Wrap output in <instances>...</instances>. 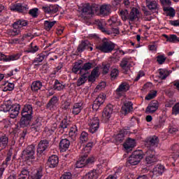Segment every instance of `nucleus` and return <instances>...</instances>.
Masks as SVG:
<instances>
[{
	"instance_id": "obj_60",
	"label": "nucleus",
	"mask_w": 179,
	"mask_h": 179,
	"mask_svg": "<svg viewBox=\"0 0 179 179\" xmlns=\"http://www.w3.org/2000/svg\"><path fill=\"white\" fill-rule=\"evenodd\" d=\"M45 58V55H44V53H41L36 56V57L34 60V62L38 63V64L39 62H43Z\"/></svg>"
},
{
	"instance_id": "obj_14",
	"label": "nucleus",
	"mask_w": 179,
	"mask_h": 179,
	"mask_svg": "<svg viewBox=\"0 0 179 179\" xmlns=\"http://www.w3.org/2000/svg\"><path fill=\"white\" fill-rule=\"evenodd\" d=\"M159 109V101L156 100L152 101L148 106L145 109V113L148 114H153V113H156Z\"/></svg>"
},
{
	"instance_id": "obj_43",
	"label": "nucleus",
	"mask_w": 179,
	"mask_h": 179,
	"mask_svg": "<svg viewBox=\"0 0 179 179\" xmlns=\"http://www.w3.org/2000/svg\"><path fill=\"white\" fill-rule=\"evenodd\" d=\"M12 102H10V101L4 102L3 104L1 105V111H3V113L9 112L10 108H12Z\"/></svg>"
},
{
	"instance_id": "obj_37",
	"label": "nucleus",
	"mask_w": 179,
	"mask_h": 179,
	"mask_svg": "<svg viewBox=\"0 0 179 179\" xmlns=\"http://www.w3.org/2000/svg\"><path fill=\"white\" fill-rule=\"evenodd\" d=\"M71 145V141L68 140V138H63L60 141L59 148L62 150H66Z\"/></svg>"
},
{
	"instance_id": "obj_38",
	"label": "nucleus",
	"mask_w": 179,
	"mask_h": 179,
	"mask_svg": "<svg viewBox=\"0 0 179 179\" xmlns=\"http://www.w3.org/2000/svg\"><path fill=\"white\" fill-rule=\"evenodd\" d=\"M172 150L173 151L171 158L173 159V160H177L179 157V145L178 144H175L171 148Z\"/></svg>"
},
{
	"instance_id": "obj_26",
	"label": "nucleus",
	"mask_w": 179,
	"mask_h": 179,
	"mask_svg": "<svg viewBox=\"0 0 179 179\" xmlns=\"http://www.w3.org/2000/svg\"><path fill=\"white\" fill-rule=\"evenodd\" d=\"M99 13L107 16L111 13V5L110 4H102L99 8Z\"/></svg>"
},
{
	"instance_id": "obj_32",
	"label": "nucleus",
	"mask_w": 179,
	"mask_h": 179,
	"mask_svg": "<svg viewBox=\"0 0 179 179\" xmlns=\"http://www.w3.org/2000/svg\"><path fill=\"white\" fill-rule=\"evenodd\" d=\"M134 104L131 101H127L124 103V106L122 107L123 113L124 114H128L129 113H131L134 110Z\"/></svg>"
},
{
	"instance_id": "obj_39",
	"label": "nucleus",
	"mask_w": 179,
	"mask_h": 179,
	"mask_svg": "<svg viewBox=\"0 0 179 179\" xmlns=\"http://www.w3.org/2000/svg\"><path fill=\"white\" fill-rule=\"evenodd\" d=\"M56 24H57V21L45 20L43 24L44 29L47 31H50V30H51V29H52V27H54V26H55Z\"/></svg>"
},
{
	"instance_id": "obj_21",
	"label": "nucleus",
	"mask_w": 179,
	"mask_h": 179,
	"mask_svg": "<svg viewBox=\"0 0 179 179\" xmlns=\"http://www.w3.org/2000/svg\"><path fill=\"white\" fill-rule=\"evenodd\" d=\"M20 111V105L15 103L11 106V108L9 110L10 117L11 118H16L19 115Z\"/></svg>"
},
{
	"instance_id": "obj_53",
	"label": "nucleus",
	"mask_w": 179,
	"mask_h": 179,
	"mask_svg": "<svg viewBox=\"0 0 179 179\" xmlns=\"http://www.w3.org/2000/svg\"><path fill=\"white\" fill-rule=\"evenodd\" d=\"M12 160V155H7V157L4 162H3L1 164V169H6L8 166H9V162Z\"/></svg>"
},
{
	"instance_id": "obj_30",
	"label": "nucleus",
	"mask_w": 179,
	"mask_h": 179,
	"mask_svg": "<svg viewBox=\"0 0 179 179\" xmlns=\"http://www.w3.org/2000/svg\"><path fill=\"white\" fill-rule=\"evenodd\" d=\"M32 118L33 117H30L29 116H22L20 121V125L21 128H26V127H29Z\"/></svg>"
},
{
	"instance_id": "obj_41",
	"label": "nucleus",
	"mask_w": 179,
	"mask_h": 179,
	"mask_svg": "<svg viewBox=\"0 0 179 179\" xmlns=\"http://www.w3.org/2000/svg\"><path fill=\"white\" fill-rule=\"evenodd\" d=\"M53 87L55 90H58L59 92L65 89V84L62 82H59L58 80H55Z\"/></svg>"
},
{
	"instance_id": "obj_28",
	"label": "nucleus",
	"mask_w": 179,
	"mask_h": 179,
	"mask_svg": "<svg viewBox=\"0 0 179 179\" xmlns=\"http://www.w3.org/2000/svg\"><path fill=\"white\" fill-rule=\"evenodd\" d=\"M8 143H9V137L6 135L1 136L0 137V152L6 149Z\"/></svg>"
},
{
	"instance_id": "obj_7",
	"label": "nucleus",
	"mask_w": 179,
	"mask_h": 179,
	"mask_svg": "<svg viewBox=\"0 0 179 179\" xmlns=\"http://www.w3.org/2000/svg\"><path fill=\"white\" fill-rule=\"evenodd\" d=\"M166 170V168L162 164H157L154 169L152 171L149 173V176L151 178H156V177H159L162 176Z\"/></svg>"
},
{
	"instance_id": "obj_40",
	"label": "nucleus",
	"mask_w": 179,
	"mask_h": 179,
	"mask_svg": "<svg viewBox=\"0 0 179 179\" xmlns=\"http://www.w3.org/2000/svg\"><path fill=\"white\" fill-rule=\"evenodd\" d=\"M8 34L10 37H16V36H22L20 34V29L17 27H13V29H9L8 31Z\"/></svg>"
},
{
	"instance_id": "obj_4",
	"label": "nucleus",
	"mask_w": 179,
	"mask_h": 179,
	"mask_svg": "<svg viewBox=\"0 0 179 179\" xmlns=\"http://www.w3.org/2000/svg\"><path fill=\"white\" fill-rule=\"evenodd\" d=\"M87 124L89 127V132L91 134H95L99 131L100 128V120L97 117H90L87 121Z\"/></svg>"
},
{
	"instance_id": "obj_18",
	"label": "nucleus",
	"mask_w": 179,
	"mask_h": 179,
	"mask_svg": "<svg viewBox=\"0 0 179 179\" xmlns=\"http://www.w3.org/2000/svg\"><path fill=\"white\" fill-rule=\"evenodd\" d=\"M50 146V143L47 140H42L39 142L37 148V152L38 153H43L48 149V147Z\"/></svg>"
},
{
	"instance_id": "obj_64",
	"label": "nucleus",
	"mask_w": 179,
	"mask_h": 179,
	"mask_svg": "<svg viewBox=\"0 0 179 179\" xmlns=\"http://www.w3.org/2000/svg\"><path fill=\"white\" fill-rule=\"evenodd\" d=\"M172 114L178 115L179 114V103L175 104L172 108Z\"/></svg>"
},
{
	"instance_id": "obj_24",
	"label": "nucleus",
	"mask_w": 179,
	"mask_h": 179,
	"mask_svg": "<svg viewBox=\"0 0 179 179\" xmlns=\"http://www.w3.org/2000/svg\"><path fill=\"white\" fill-rule=\"evenodd\" d=\"M82 110H83V102L80 101L75 103L72 108V114H73V115H78V114H80Z\"/></svg>"
},
{
	"instance_id": "obj_16",
	"label": "nucleus",
	"mask_w": 179,
	"mask_h": 179,
	"mask_svg": "<svg viewBox=\"0 0 179 179\" xmlns=\"http://www.w3.org/2000/svg\"><path fill=\"white\" fill-rule=\"evenodd\" d=\"M19 58H20V54L6 56L3 55L2 52H0V62L2 61L3 62H9L10 61H16L17 59H19Z\"/></svg>"
},
{
	"instance_id": "obj_61",
	"label": "nucleus",
	"mask_w": 179,
	"mask_h": 179,
	"mask_svg": "<svg viewBox=\"0 0 179 179\" xmlns=\"http://www.w3.org/2000/svg\"><path fill=\"white\" fill-rule=\"evenodd\" d=\"M80 75H81V78H80L78 80V86H82V85H83V83L86 82V79L87 78V76L86 75V73L80 74Z\"/></svg>"
},
{
	"instance_id": "obj_17",
	"label": "nucleus",
	"mask_w": 179,
	"mask_h": 179,
	"mask_svg": "<svg viewBox=\"0 0 179 179\" xmlns=\"http://www.w3.org/2000/svg\"><path fill=\"white\" fill-rule=\"evenodd\" d=\"M42 10L45 12V13H49L50 15H54V13H57L58 12L59 8L57 5H50L42 7Z\"/></svg>"
},
{
	"instance_id": "obj_2",
	"label": "nucleus",
	"mask_w": 179,
	"mask_h": 179,
	"mask_svg": "<svg viewBox=\"0 0 179 179\" xmlns=\"http://www.w3.org/2000/svg\"><path fill=\"white\" fill-rule=\"evenodd\" d=\"M115 48V44L107 38H103L101 43L96 45V50L104 54L112 52Z\"/></svg>"
},
{
	"instance_id": "obj_42",
	"label": "nucleus",
	"mask_w": 179,
	"mask_h": 179,
	"mask_svg": "<svg viewBox=\"0 0 179 179\" xmlns=\"http://www.w3.org/2000/svg\"><path fill=\"white\" fill-rule=\"evenodd\" d=\"M164 37L166 39V41L169 43H179V37H177L176 35L172 34L169 36L164 34Z\"/></svg>"
},
{
	"instance_id": "obj_58",
	"label": "nucleus",
	"mask_w": 179,
	"mask_h": 179,
	"mask_svg": "<svg viewBox=\"0 0 179 179\" xmlns=\"http://www.w3.org/2000/svg\"><path fill=\"white\" fill-rule=\"evenodd\" d=\"M157 96V91L151 90L148 94L145 96V100H152V99H155Z\"/></svg>"
},
{
	"instance_id": "obj_6",
	"label": "nucleus",
	"mask_w": 179,
	"mask_h": 179,
	"mask_svg": "<svg viewBox=\"0 0 179 179\" xmlns=\"http://www.w3.org/2000/svg\"><path fill=\"white\" fill-rule=\"evenodd\" d=\"M114 110V106L112 104H108L103 109L102 113V121L103 122H108L110 118H111V115Z\"/></svg>"
},
{
	"instance_id": "obj_46",
	"label": "nucleus",
	"mask_w": 179,
	"mask_h": 179,
	"mask_svg": "<svg viewBox=\"0 0 179 179\" xmlns=\"http://www.w3.org/2000/svg\"><path fill=\"white\" fill-rule=\"evenodd\" d=\"M120 66L124 71H128L129 69V59L127 58L122 59L120 62Z\"/></svg>"
},
{
	"instance_id": "obj_23",
	"label": "nucleus",
	"mask_w": 179,
	"mask_h": 179,
	"mask_svg": "<svg viewBox=\"0 0 179 179\" xmlns=\"http://www.w3.org/2000/svg\"><path fill=\"white\" fill-rule=\"evenodd\" d=\"M59 163V159L57 155H52L48 159V164L50 169H55V167L58 166Z\"/></svg>"
},
{
	"instance_id": "obj_19",
	"label": "nucleus",
	"mask_w": 179,
	"mask_h": 179,
	"mask_svg": "<svg viewBox=\"0 0 179 179\" xmlns=\"http://www.w3.org/2000/svg\"><path fill=\"white\" fill-rule=\"evenodd\" d=\"M89 48L90 51H93V48L90 46V42L89 41H82L77 50L78 52H83L85 50H89Z\"/></svg>"
},
{
	"instance_id": "obj_12",
	"label": "nucleus",
	"mask_w": 179,
	"mask_h": 179,
	"mask_svg": "<svg viewBox=\"0 0 179 179\" xmlns=\"http://www.w3.org/2000/svg\"><path fill=\"white\" fill-rule=\"evenodd\" d=\"M58 101H59L58 97L53 96L47 103L46 108L50 111H55L58 107Z\"/></svg>"
},
{
	"instance_id": "obj_52",
	"label": "nucleus",
	"mask_w": 179,
	"mask_h": 179,
	"mask_svg": "<svg viewBox=\"0 0 179 179\" xmlns=\"http://www.w3.org/2000/svg\"><path fill=\"white\" fill-rule=\"evenodd\" d=\"M120 16L122 18V20H124L125 22L126 20H128V17L129 16V13H128V10H121L119 13Z\"/></svg>"
},
{
	"instance_id": "obj_49",
	"label": "nucleus",
	"mask_w": 179,
	"mask_h": 179,
	"mask_svg": "<svg viewBox=\"0 0 179 179\" xmlns=\"http://www.w3.org/2000/svg\"><path fill=\"white\" fill-rule=\"evenodd\" d=\"M127 134H128V131H125L124 129L121 130L120 134H118L115 136V139L117 142H122V140L124 139V138H125V135H127Z\"/></svg>"
},
{
	"instance_id": "obj_55",
	"label": "nucleus",
	"mask_w": 179,
	"mask_h": 179,
	"mask_svg": "<svg viewBox=\"0 0 179 179\" xmlns=\"http://www.w3.org/2000/svg\"><path fill=\"white\" fill-rule=\"evenodd\" d=\"M166 59H167V57L164 55H159L157 57V62L159 65H163L166 62Z\"/></svg>"
},
{
	"instance_id": "obj_33",
	"label": "nucleus",
	"mask_w": 179,
	"mask_h": 179,
	"mask_svg": "<svg viewBox=\"0 0 179 179\" xmlns=\"http://www.w3.org/2000/svg\"><path fill=\"white\" fill-rule=\"evenodd\" d=\"M30 177V171L27 167L22 169L20 173L18 176V179H29Z\"/></svg>"
},
{
	"instance_id": "obj_27",
	"label": "nucleus",
	"mask_w": 179,
	"mask_h": 179,
	"mask_svg": "<svg viewBox=\"0 0 179 179\" xmlns=\"http://www.w3.org/2000/svg\"><path fill=\"white\" fill-rule=\"evenodd\" d=\"M139 15V10L136 8H133L129 14L128 20L129 22L133 23L138 19V15Z\"/></svg>"
},
{
	"instance_id": "obj_13",
	"label": "nucleus",
	"mask_w": 179,
	"mask_h": 179,
	"mask_svg": "<svg viewBox=\"0 0 179 179\" xmlns=\"http://www.w3.org/2000/svg\"><path fill=\"white\" fill-rule=\"evenodd\" d=\"M146 155L145 162L147 164H153V163H156V162H157V158L155 155L154 150H148L146 152Z\"/></svg>"
},
{
	"instance_id": "obj_10",
	"label": "nucleus",
	"mask_w": 179,
	"mask_h": 179,
	"mask_svg": "<svg viewBox=\"0 0 179 179\" xmlns=\"http://www.w3.org/2000/svg\"><path fill=\"white\" fill-rule=\"evenodd\" d=\"M44 119L41 117H38L31 124V131L32 132H40L43 128V122Z\"/></svg>"
},
{
	"instance_id": "obj_54",
	"label": "nucleus",
	"mask_w": 179,
	"mask_h": 179,
	"mask_svg": "<svg viewBox=\"0 0 179 179\" xmlns=\"http://www.w3.org/2000/svg\"><path fill=\"white\" fill-rule=\"evenodd\" d=\"M80 141L82 143L87 142V141H89V134L86 131H83L80 136Z\"/></svg>"
},
{
	"instance_id": "obj_44",
	"label": "nucleus",
	"mask_w": 179,
	"mask_h": 179,
	"mask_svg": "<svg viewBox=\"0 0 179 179\" xmlns=\"http://www.w3.org/2000/svg\"><path fill=\"white\" fill-rule=\"evenodd\" d=\"M24 26H27V21L24 20H20L13 24V27H17L18 29L24 27Z\"/></svg>"
},
{
	"instance_id": "obj_50",
	"label": "nucleus",
	"mask_w": 179,
	"mask_h": 179,
	"mask_svg": "<svg viewBox=\"0 0 179 179\" xmlns=\"http://www.w3.org/2000/svg\"><path fill=\"white\" fill-rule=\"evenodd\" d=\"M82 69V66L80 62H76L71 69L73 73L77 74L79 72L80 75V70Z\"/></svg>"
},
{
	"instance_id": "obj_3",
	"label": "nucleus",
	"mask_w": 179,
	"mask_h": 179,
	"mask_svg": "<svg viewBox=\"0 0 179 179\" xmlns=\"http://www.w3.org/2000/svg\"><path fill=\"white\" fill-rule=\"evenodd\" d=\"M34 155H36V147L34 145H31L22 152L21 158L24 162L34 160L36 159Z\"/></svg>"
},
{
	"instance_id": "obj_35",
	"label": "nucleus",
	"mask_w": 179,
	"mask_h": 179,
	"mask_svg": "<svg viewBox=\"0 0 179 179\" xmlns=\"http://www.w3.org/2000/svg\"><path fill=\"white\" fill-rule=\"evenodd\" d=\"M147 7L150 10H156L157 9V1L156 0H145Z\"/></svg>"
},
{
	"instance_id": "obj_59",
	"label": "nucleus",
	"mask_w": 179,
	"mask_h": 179,
	"mask_svg": "<svg viewBox=\"0 0 179 179\" xmlns=\"http://www.w3.org/2000/svg\"><path fill=\"white\" fill-rule=\"evenodd\" d=\"M164 12H168V16H171V17H174L176 16V10L173 8H164Z\"/></svg>"
},
{
	"instance_id": "obj_62",
	"label": "nucleus",
	"mask_w": 179,
	"mask_h": 179,
	"mask_svg": "<svg viewBox=\"0 0 179 179\" xmlns=\"http://www.w3.org/2000/svg\"><path fill=\"white\" fill-rule=\"evenodd\" d=\"M108 23L109 26H114V24L117 26L118 19L117 17H112L110 20H108Z\"/></svg>"
},
{
	"instance_id": "obj_47",
	"label": "nucleus",
	"mask_w": 179,
	"mask_h": 179,
	"mask_svg": "<svg viewBox=\"0 0 179 179\" xmlns=\"http://www.w3.org/2000/svg\"><path fill=\"white\" fill-rule=\"evenodd\" d=\"M69 135L71 139H75V138H76V135H78V127L76 125L70 128Z\"/></svg>"
},
{
	"instance_id": "obj_48",
	"label": "nucleus",
	"mask_w": 179,
	"mask_h": 179,
	"mask_svg": "<svg viewBox=\"0 0 179 179\" xmlns=\"http://www.w3.org/2000/svg\"><path fill=\"white\" fill-rule=\"evenodd\" d=\"M40 48L36 45H34V43H31L29 45V47L28 48L27 52L31 53V54H35V52H37Z\"/></svg>"
},
{
	"instance_id": "obj_36",
	"label": "nucleus",
	"mask_w": 179,
	"mask_h": 179,
	"mask_svg": "<svg viewBox=\"0 0 179 179\" xmlns=\"http://www.w3.org/2000/svg\"><path fill=\"white\" fill-rule=\"evenodd\" d=\"M43 87V83L40 80L34 81L31 85L32 92H38Z\"/></svg>"
},
{
	"instance_id": "obj_63",
	"label": "nucleus",
	"mask_w": 179,
	"mask_h": 179,
	"mask_svg": "<svg viewBox=\"0 0 179 179\" xmlns=\"http://www.w3.org/2000/svg\"><path fill=\"white\" fill-rule=\"evenodd\" d=\"M71 107V102H69L68 101H62V106L61 108L62 110H68Z\"/></svg>"
},
{
	"instance_id": "obj_31",
	"label": "nucleus",
	"mask_w": 179,
	"mask_h": 179,
	"mask_svg": "<svg viewBox=\"0 0 179 179\" xmlns=\"http://www.w3.org/2000/svg\"><path fill=\"white\" fill-rule=\"evenodd\" d=\"M71 122L68 120L66 118H64L60 123L59 128L60 131L62 132H68V128L69 127V124Z\"/></svg>"
},
{
	"instance_id": "obj_1",
	"label": "nucleus",
	"mask_w": 179,
	"mask_h": 179,
	"mask_svg": "<svg viewBox=\"0 0 179 179\" xmlns=\"http://www.w3.org/2000/svg\"><path fill=\"white\" fill-rule=\"evenodd\" d=\"M93 148V143H88L81 150L82 156L75 164L76 169H82L86 166V157Z\"/></svg>"
},
{
	"instance_id": "obj_25",
	"label": "nucleus",
	"mask_w": 179,
	"mask_h": 179,
	"mask_svg": "<svg viewBox=\"0 0 179 179\" xmlns=\"http://www.w3.org/2000/svg\"><path fill=\"white\" fill-rule=\"evenodd\" d=\"M100 176V172L97 169H93L86 173L83 179H97Z\"/></svg>"
},
{
	"instance_id": "obj_51",
	"label": "nucleus",
	"mask_w": 179,
	"mask_h": 179,
	"mask_svg": "<svg viewBox=\"0 0 179 179\" xmlns=\"http://www.w3.org/2000/svg\"><path fill=\"white\" fill-rule=\"evenodd\" d=\"M159 78L160 79L164 80L170 75V72L166 69H159Z\"/></svg>"
},
{
	"instance_id": "obj_20",
	"label": "nucleus",
	"mask_w": 179,
	"mask_h": 179,
	"mask_svg": "<svg viewBox=\"0 0 179 179\" xmlns=\"http://www.w3.org/2000/svg\"><path fill=\"white\" fill-rule=\"evenodd\" d=\"M148 145H149L148 150H153L155 148H157V145H159V137L156 136L150 137Z\"/></svg>"
},
{
	"instance_id": "obj_9",
	"label": "nucleus",
	"mask_w": 179,
	"mask_h": 179,
	"mask_svg": "<svg viewBox=\"0 0 179 179\" xmlns=\"http://www.w3.org/2000/svg\"><path fill=\"white\" fill-rule=\"evenodd\" d=\"M129 90V84L127 83H122L115 90V94L117 99L121 96H124V93H127Z\"/></svg>"
},
{
	"instance_id": "obj_8",
	"label": "nucleus",
	"mask_w": 179,
	"mask_h": 179,
	"mask_svg": "<svg viewBox=\"0 0 179 179\" xmlns=\"http://www.w3.org/2000/svg\"><path fill=\"white\" fill-rule=\"evenodd\" d=\"M10 10L19 12L20 13H27L29 12V6L24 3H16L12 5L10 7Z\"/></svg>"
},
{
	"instance_id": "obj_57",
	"label": "nucleus",
	"mask_w": 179,
	"mask_h": 179,
	"mask_svg": "<svg viewBox=\"0 0 179 179\" xmlns=\"http://www.w3.org/2000/svg\"><path fill=\"white\" fill-rule=\"evenodd\" d=\"M15 89V84L6 83L3 89V92H12Z\"/></svg>"
},
{
	"instance_id": "obj_22",
	"label": "nucleus",
	"mask_w": 179,
	"mask_h": 179,
	"mask_svg": "<svg viewBox=\"0 0 179 179\" xmlns=\"http://www.w3.org/2000/svg\"><path fill=\"white\" fill-rule=\"evenodd\" d=\"M82 11L84 15H93L96 12V7L87 3L83 6Z\"/></svg>"
},
{
	"instance_id": "obj_11",
	"label": "nucleus",
	"mask_w": 179,
	"mask_h": 179,
	"mask_svg": "<svg viewBox=\"0 0 179 179\" xmlns=\"http://www.w3.org/2000/svg\"><path fill=\"white\" fill-rule=\"evenodd\" d=\"M104 101H106V94H100L94 101V103L92 105L93 110L97 111V110L100 108V106L104 103Z\"/></svg>"
},
{
	"instance_id": "obj_15",
	"label": "nucleus",
	"mask_w": 179,
	"mask_h": 179,
	"mask_svg": "<svg viewBox=\"0 0 179 179\" xmlns=\"http://www.w3.org/2000/svg\"><path fill=\"white\" fill-rule=\"evenodd\" d=\"M22 117H29L33 118V106L31 104H26L21 112Z\"/></svg>"
},
{
	"instance_id": "obj_56",
	"label": "nucleus",
	"mask_w": 179,
	"mask_h": 179,
	"mask_svg": "<svg viewBox=\"0 0 179 179\" xmlns=\"http://www.w3.org/2000/svg\"><path fill=\"white\" fill-rule=\"evenodd\" d=\"M43 177V169H38L34 175L31 176V179H41Z\"/></svg>"
},
{
	"instance_id": "obj_29",
	"label": "nucleus",
	"mask_w": 179,
	"mask_h": 179,
	"mask_svg": "<svg viewBox=\"0 0 179 179\" xmlns=\"http://www.w3.org/2000/svg\"><path fill=\"white\" fill-rule=\"evenodd\" d=\"M124 148L127 152H131L134 148H135V140L129 138L124 144Z\"/></svg>"
},
{
	"instance_id": "obj_45",
	"label": "nucleus",
	"mask_w": 179,
	"mask_h": 179,
	"mask_svg": "<svg viewBox=\"0 0 179 179\" xmlns=\"http://www.w3.org/2000/svg\"><path fill=\"white\" fill-rule=\"evenodd\" d=\"M25 38L26 36L20 35L18 38L11 39L10 41V44H20V43H23V41H24Z\"/></svg>"
},
{
	"instance_id": "obj_5",
	"label": "nucleus",
	"mask_w": 179,
	"mask_h": 179,
	"mask_svg": "<svg viewBox=\"0 0 179 179\" xmlns=\"http://www.w3.org/2000/svg\"><path fill=\"white\" fill-rule=\"evenodd\" d=\"M143 159V154L141 150L134 151L131 155L129 157L128 162L131 166H136L141 163V160Z\"/></svg>"
},
{
	"instance_id": "obj_34",
	"label": "nucleus",
	"mask_w": 179,
	"mask_h": 179,
	"mask_svg": "<svg viewBox=\"0 0 179 179\" xmlns=\"http://www.w3.org/2000/svg\"><path fill=\"white\" fill-rule=\"evenodd\" d=\"M92 68H93V64L90 62L84 64V65L83 66V67H81L80 69V75H83L85 73H86L87 76L89 75V71H90Z\"/></svg>"
}]
</instances>
